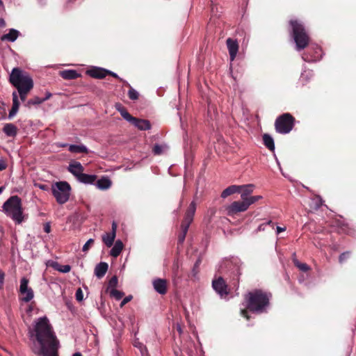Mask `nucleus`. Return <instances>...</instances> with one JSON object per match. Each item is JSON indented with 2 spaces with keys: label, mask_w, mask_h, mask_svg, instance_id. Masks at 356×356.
I'll return each instance as SVG.
<instances>
[{
  "label": "nucleus",
  "mask_w": 356,
  "mask_h": 356,
  "mask_svg": "<svg viewBox=\"0 0 356 356\" xmlns=\"http://www.w3.org/2000/svg\"><path fill=\"white\" fill-rule=\"evenodd\" d=\"M29 333L35 354L40 356H58L57 350L59 341L47 316L37 318Z\"/></svg>",
  "instance_id": "f257e3e1"
},
{
  "label": "nucleus",
  "mask_w": 356,
  "mask_h": 356,
  "mask_svg": "<svg viewBox=\"0 0 356 356\" xmlns=\"http://www.w3.org/2000/svg\"><path fill=\"white\" fill-rule=\"evenodd\" d=\"M271 294L259 289L254 290L245 295L246 307L250 312L262 314L267 312Z\"/></svg>",
  "instance_id": "f03ea898"
},
{
  "label": "nucleus",
  "mask_w": 356,
  "mask_h": 356,
  "mask_svg": "<svg viewBox=\"0 0 356 356\" xmlns=\"http://www.w3.org/2000/svg\"><path fill=\"white\" fill-rule=\"evenodd\" d=\"M241 261L238 257L225 258L220 263L218 272L227 276L236 283L238 282L241 272Z\"/></svg>",
  "instance_id": "7ed1b4c3"
},
{
  "label": "nucleus",
  "mask_w": 356,
  "mask_h": 356,
  "mask_svg": "<svg viewBox=\"0 0 356 356\" xmlns=\"http://www.w3.org/2000/svg\"><path fill=\"white\" fill-rule=\"evenodd\" d=\"M2 209L5 214L20 224L23 220V211L21 199L17 195L11 196L3 204Z\"/></svg>",
  "instance_id": "20e7f679"
},
{
  "label": "nucleus",
  "mask_w": 356,
  "mask_h": 356,
  "mask_svg": "<svg viewBox=\"0 0 356 356\" xmlns=\"http://www.w3.org/2000/svg\"><path fill=\"white\" fill-rule=\"evenodd\" d=\"M291 33L296 50L304 49L309 44V38L304 26L296 19L290 21Z\"/></svg>",
  "instance_id": "39448f33"
},
{
  "label": "nucleus",
  "mask_w": 356,
  "mask_h": 356,
  "mask_svg": "<svg viewBox=\"0 0 356 356\" xmlns=\"http://www.w3.org/2000/svg\"><path fill=\"white\" fill-rule=\"evenodd\" d=\"M9 82L16 89L33 86V81L29 74L19 67H14L10 75Z\"/></svg>",
  "instance_id": "423d86ee"
},
{
  "label": "nucleus",
  "mask_w": 356,
  "mask_h": 356,
  "mask_svg": "<svg viewBox=\"0 0 356 356\" xmlns=\"http://www.w3.org/2000/svg\"><path fill=\"white\" fill-rule=\"evenodd\" d=\"M51 191L56 202L63 204L69 200L71 186L67 181H58L52 184Z\"/></svg>",
  "instance_id": "0eeeda50"
},
{
  "label": "nucleus",
  "mask_w": 356,
  "mask_h": 356,
  "mask_svg": "<svg viewBox=\"0 0 356 356\" xmlns=\"http://www.w3.org/2000/svg\"><path fill=\"white\" fill-rule=\"evenodd\" d=\"M294 118L290 113H284L279 116L275 122V130L282 134H289L293 127Z\"/></svg>",
  "instance_id": "6e6552de"
},
{
  "label": "nucleus",
  "mask_w": 356,
  "mask_h": 356,
  "mask_svg": "<svg viewBox=\"0 0 356 356\" xmlns=\"http://www.w3.org/2000/svg\"><path fill=\"white\" fill-rule=\"evenodd\" d=\"M120 112L121 116L127 122L134 124L140 130H149L151 128L149 122L147 120L138 119L133 117L124 108L120 106V108H117Z\"/></svg>",
  "instance_id": "1a4fd4ad"
},
{
  "label": "nucleus",
  "mask_w": 356,
  "mask_h": 356,
  "mask_svg": "<svg viewBox=\"0 0 356 356\" xmlns=\"http://www.w3.org/2000/svg\"><path fill=\"white\" fill-rule=\"evenodd\" d=\"M29 280L25 277L20 280L19 292L22 295L21 300L24 302H29L34 298L33 290L29 286Z\"/></svg>",
  "instance_id": "9d476101"
},
{
  "label": "nucleus",
  "mask_w": 356,
  "mask_h": 356,
  "mask_svg": "<svg viewBox=\"0 0 356 356\" xmlns=\"http://www.w3.org/2000/svg\"><path fill=\"white\" fill-rule=\"evenodd\" d=\"M322 49L317 44H310L308 52L302 56V58L308 63L316 62L322 58Z\"/></svg>",
  "instance_id": "9b49d317"
},
{
  "label": "nucleus",
  "mask_w": 356,
  "mask_h": 356,
  "mask_svg": "<svg viewBox=\"0 0 356 356\" xmlns=\"http://www.w3.org/2000/svg\"><path fill=\"white\" fill-rule=\"evenodd\" d=\"M248 209L244 200L234 201L225 207V211L227 216H234L238 213L245 212Z\"/></svg>",
  "instance_id": "f8f14e48"
},
{
  "label": "nucleus",
  "mask_w": 356,
  "mask_h": 356,
  "mask_svg": "<svg viewBox=\"0 0 356 356\" xmlns=\"http://www.w3.org/2000/svg\"><path fill=\"white\" fill-rule=\"evenodd\" d=\"M212 286L216 292L221 297L228 294L227 285L222 277L212 282Z\"/></svg>",
  "instance_id": "ddd939ff"
},
{
  "label": "nucleus",
  "mask_w": 356,
  "mask_h": 356,
  "mask_svg": "<svg viewBox=\"0 0 356 356\" xmlns=\"http://www.w3.org/2000/svg\"><path fill=\"white\" fill-rule=\"evenodd\" d=\"M117 227V223L113 221L111 225V232L106 233L102 236L103 242L108 248H110L113 245V242L116 237Z\"/></svg>",
  "instance_id": "4468645a"
},
{
  "label": "nucleus",
  "mask_w": 356,
  "mask_h": 356,
  "mask_svg": "<svg viewBox=\"0 0 356 356\" xmlns=\"http://www.w3.org/2000/svg\"><path fill=\"white\" fill-rule=\"evenodd\" d=\"M196 211V203L195 201L191 202L190 204L184 217V222L181 225H187L189 227L191 223L193 220V216Z\"/></svg>",
  "instance_id": "2eb2a0df"
},
{
  "label": "nucleus",
  "mask_w": 356,
  "mask_h": 356,
  "mask_svg": "<svg viewBox=\"0 0 356 356\" xmlns=\"http://www.w3.org/2000/svg\"><path fill=\"white\" fill-rule=\"evenodd\" d=\"M154 289L159 294L164 295L167 292V282L165 279L156 278L152 281Z\"/></svg>",
  "instance_id": "dca6fc26"
},
{
  "label": "nucleus",
  "mask_w": 356,
  "mask_h": 356,
  "mask_svg": "<svg viewBox=\"0 0 356 356\" xmlns=\"http://www.w3.org/2000/svg\"><path fill=\"white\" fill-rule=\"evenodd\" d=\"M226 43L229 51L230 60L231 61H233L235 59L238 51V42L236 41V40H233L229 38L227 39Z\"/></svg>",
  "instance_id": "f3484780"
},
{
  "label": "nucleus",
  "mask_w": 356,
  "mask_h": 356,
  "mask_svg": "<svg viewBox=\"0 0 356 356\" xmlns=\"http://www.w3.org/2000/svg\"><path fill=\"white\" fill-rule=\"evenodd\" d=\"M68 171L70 172L76 178L80 176L83 173L84 168L81 163L78 161H72L69 164L67 168Z\"/></svg>",
  "instance_id": "a211bd4d"
},
{
  "label": "nucleus",
  "mask_w": 356,
  "mask_h": 356,
  "mask_svg": "<svg viewBox=\"0 0 356 356\" xmlns=\"http://www.w3.org/2000/svg\"><path fill=\"white\" fill-rule=\"evenodd\" d=\"M87 74L95 79H103L106 76V69L95 67L87 70Z\"/></svg>",
  "instance_id": "6ab92c4d"
},
{
  "label": "nucleus",
  "mask_w": 356,
  "mask_h": 356,
  "mask_svg": "<svg viewBox=\"0 0 356 356\" xmlns=\"http://www.w3.org/2000/svg\"><path fill=\"white\" fill-rule=\"evenodd\" d=\"M239 187V193H241V198L242 200H245L250 194L252 193L254 186L253 184L241 185Z\"/></svg>",
  "instance_id": "aec40b11"
},
{
  "label": "nucleus",
  "mask_w": 356,
  "mask_h": 356,
  "mask_svg": "<svg viewBox=\"0 0 356 356\" xmlns=\"http://www.w3.org/2000/svg\"><path fill=\"white\" fill-rule=\"evenodd\" d=\"M13 96V106L11 109L9 111L8 118H13L18 112L19 107V102L18 99L17 92L14 91L12 94Z\"/></svg>",
  "instance_id": "412c9836"
},
{
  "label": "nucleus",
  "mask_w": 356,
  "mask_h": 356,
  "mask_svg": "<svg viewBox=\"0 0 356 356\" xmlns=\"http://www.w3.org/2000/svg\"><path fill=\"white\" fill-rule=\"evenodd\" d=\"M108 265L106 262H100L95 268V275L99 279L102 278L106 273Z\"/></svg>",
  "instance_id": "4be33fe9"
},
{
  "label": "nucleus",
  "mask_w": 356,
  "mask_h": 356,
  "mask_svg": "<svg viewBox=\"0 0 356 356\" xmlns=\"http://www.w3.org/2000/svg\"><path fill=\"white\" fill-rule=\"evenodd\" d=\"M19 35V31H17L15 29H10L8 33H6L1 36V39L3 41L7 40V41L13 42L17 39Z\"/></svg>",
  "instance_id": "5701e85b"
},
{
  "label": "nucleus",
  "mask_w": 356,
  "mask_h": 356,
  "mask_svg": "<svg viewBox=\"0 0 356 356\" xmlns=\"http://www.w3.org/2000/svg\"><path fill=\"white\" fill-rule=\"evenodd\" d=\"M76 179L79 181L83 184H94L95 181H96L97 176L95 175H88L83 172Z\"/></svg>",
  "instance_id": "b1692460"
},
{
  "label": "nucleus",
  "mask_w": 356,
  "mask_h": 356,
  "mask_svg": "<svg viewBox=\"0 0 356 356\" xmlns=\"http://www.w3.org/2000/svg\"><path fill=\"white\" fill-rule=\"evenodd\" d=\"M3 133L9 137H15L17 134V127L12 123H7L3 128Z\"/></svg>",
  "instance_id": "393cba45"
},
{
  "label": "nucleus",
  "mask_w": 356,
  "mask_h": 356,
  "mask_svg": "<svg viewBox=\"0 0 356 356\" xmlns=\"http://www.w3.org/2000/svg\"><path fill=\"white\" fill-rule=\"evenodd\" d=\"M111 181L108 177H102L97 181L95 185L100 190H107L111 187Z\"/></svg>",
  "instance_id": "a878e982"
},
{
  "label": "nucleus",
  "mask_w": 356,
  "mask_h": 356,
  "mask_svg": "<svg viewBox=\"0 0 356 356\" xmlns=\"http://www.w3.org/2000/svg\"><path fill=\"white\" fill-rule=\"evenodd\" d=\"M60 76L64 79H76L80 76V74L75 70H65L60 72Z\"/></svg>",
  "instance_id": "bb28decb"
},
{
  "label": "nucleus",
  "mask_w": 356,
  "mask_h": 356,
  "mask_svg": "<svg viewBox=\"0 0 356 356\" xmlns=\"http://www.w3.org/2000/svg\"><path fill=\"white\" fill-rule=\"evenodd\" d=\"M123 247L124 245L122 241L117 240L110 251V255L113 257H118L120 254Z\"/></svg>",
  "instance_id": "cd10ccee"
},
{
  "label": "nucleus",
  "mask_w": 356,
  "mask_h": 356,
  "mask_svg": "<svg viewBox=\"0 0 356 356\" xmlns=\"http://www.w3.org/2000/svg\"><path fill=\"white\" fill-rule=\"evenodd\" d=\"M264 145L271 152H275V142L273 137L268 134H264L263 135Z\"/></svg>",
  "instance_id": "c85d7f7f"
},
{
  "label": "nucleus",
  "mask_w": 356,
  "mask_h": 356,
  "mask_svg": "<svg viewBox=\"0 0 356 356\" xmlns=\"http://www.w3.org/2000/svg\"><path fill=\"white\" fill-rule=\"evenodd\" d=\"M68 149L72 153H88V149L83 144L69 145Z\"/></svg>",
  "instance_id": "c756f323"
},
{
  "label": "nucleus",
  "mask_w": 356,
  "mask_h": 356,
  "mask_svg": "<svg viewBox=\"0 0 356 356\" xmlns=\"http://www.w3.org/2000/svg\"><path fill=\"white\" fill-rule=\"evenodd\" d=\"M239 187L236 185H232L226 188L221 193L222 198H226L227 197L236 193H239Z\"/></svg>",
  "instance_id": "7c9ffc66"
},
{
  "label": "nucleus",
  "mask_w": 356,
  "mask_h": 356,
  "mask_svg": "<svg viewBox=\"0 0 356 356\" xmlns=\"http://www.w3.org/2000/svg\"><path fill=\"white\" fill-rule=\"evenodd\" d=\"M33 88V86H27V87H23L21 88H17V95L19 96L20 99L22 102H24L26 99V96L29 93V92Z\"/></svg>",
  "instance_id": "2f4dec72"
},
{
  "label": "nucleus",
  "mask_w": 356,
  "mask_h": 356,
  "mask_svg": "<svg viewBox=\"0 0 356 356\" xmlns=\"http://www.w3.org/2000/svg\"><path fill=\"white\" fill-rule=\"evenodd\" d=\"M293 262L294 265L303 272H307L309 270V266L305 263H300L296 257V253L293 254Z\"/></svg>",
  "instance_id": "473e14b6"
},
{
  "label": "nucleus",
  "mask_w": 356,
  "mask_h": 356,
  "mask_svg": "<svg viewBox=\"0 0 356 356\" xmlns=\"http://www.w3.org/2000/svg\"><path fill=\"white\" fill-rule=\"evenodd\" d=\"M313 74H314L312 70H305L301 73L300 81L302 84H305L313 76Z\"/></svg>",
  "instance_id": "72a5a7b5"
},
{
  "label": "nucleus",
  "mask_w": 356,
  "mask_h": 356,
  "mask_svg": "<svg viewBox=\"0 0 356 356\" xmlns=\"http://www.w3.org/2000/svg\"><path fill=\"white\" fill-rule=\"evenodd\" d=\"M336 225L338 227V232L340 233L348 234V225L346 224L343 220H338L336 222Z\"/></svg>",
  "instance_id": "f704fd0d"
},
{
  "label": "nucleus",
  "mask_w": 356,
  "mask_h": 356,
  "mask_svg": "<svg viewBox=\"0 0 356 356\" xmlns=\"http://www.w3.org/2000/svg\"><path fill=\"white\" fill-rule=\"evenodd\" d=\"M166 149H168V146L166 145L155 144L152 149V152L154 155H160L163 154Z\"/></svg>",
  "instance_id": "c9c22d12"
},
{
  "label": "nucleus",
  "mask_w": 356,
  "mask_h": 356,
  "mask_svg": "<svg viewBox=\"0 0 356 356\" xmlns=\"http://www.w3.org/2000/svg\"><path fill=\"white\" fill-rule=\"evenodd\" d=\"M263 197L261 195H253L249 196L245 201L248 208L250 207V205L254 204L257 201L261 200Z\"/></svg>",
  "instance_id": "e433bc0d"
},
{
  "label": "nucleus",
  "mask_w": 356,
  "mask_h": 356,
  "mask_svg": "<svg viewBox=\"0 0 356 356\" xmlns=\"http://www.w3.org/2000/svg\"><path fill=\"white\" fill-rule=\"evenodd\" d=\"M188 228L189 227H188L187 225H181V232L180 233V234L178 236V243L179 244H181L184 243L186 236V234L188 232Z\"/></svg>",
  "instance_id": "4c0bfd02"
},
{
  "label": "nucleus",
  "mask_w": 356,
  "mask_h": 356,
  "mask_svg": "<svg viewBox=\"0 0 356 356\" xmlns=\"http://www.w3.org/2000/svg\"><path fill=\"white\" fill-rule=\"evenodd\" d=\"M44 102V99H42V98L38 97H34L33 98L29 99L27 103L26 106H30L31 105H39Z\"/></svg>",
  "instance_id": "58836bf2"
},
{
  "label": "nucleus",
  "mask_w": 356,
  "mask_h": 356,
  "mask_svg": "<svg viewBox=\"0 0 356 356\" xmlns=\"http://www.w3.org/2000/svg\"><path fill=\"white\" fill-rule=\"evenodd\" d=\"M128 97L131 100H137L139 97V93L136 90L130 87V89L128 91Z\"/></svg>",
  "instance_id": "ea45409f"
},
{
  "label": "nucleus",
  "mask_w": 356,
  "mask_h": 356,
  "mask_svg": "<svg viewBox=\"0 0 356 356\" xmlns=\"http://www.w3.org/2000/svg\"><path fill=\"white\" fill-rule=\"evenodd\" d=\"M111 295L114 297L117 300H120L124 296V293L117 289H111L110 291Z\"/></svg>",
  "instance_id": "a19ab883"
},
{
  "label": "nucleus",
  "mask_w": 356,
  "mask_h": 356,
  "mask_svg": "<svg viewBox=\"0 0 356 356\" xmlns=\"http://www.w3.org/2000/svg\"><path fill=\"white\" fill-rule=\"evenodd\" d=\"M118 284V277L116 276H113L111 278L108 282V288L111 289H115Z\"/></svg>",
  "instance_id": "79ce46f5"
},
{
  "label": "nucleus",
  "mask_w": 356,
  "mask_h": 356,
  "mask_svg": "<svg viewBox=\"0 0 356 356\" xmlns=\"http://www.w3.org/2000/svg\"><path fill=\"white\" fill-rule=\"evenodd\" d=\"M59 272L66 273L70 271L71 266L70 265H63L57 268Z\"/></svg>",
  "instance_id": "37998d69"
},
{
  "label": "nucleus",
  "mask_w": 356,
  "mask_h": 356,
  "mask_svg": "<svg viewBox=\"0 0 356 356\" xmlns=\"http://www.w3.org/2000/svg\"><path fill=\"white\" fill-rule=\"evenodd\" d=\"M349 256H350L349 252H345L341 253L339 257V263L342 264L344 261H346L349 257Z\"/></svg>",
  "instance_id": "c03bdc74"
},
{
  "label": "nucleus",
  "mask_w": 356,
  "mask_h": 356,
  "mask_svg": "<svg viewBox=\"0 0 356 356\" xmlns=\"http://www.w3.org/2000/svg\"><path fill=\"white\" fill-rule=\"evenodd\" d=\"M75 296L77 301L81 302L83 300V293L80 288L76 290Z\"/></svg>",
  "instance_id": "a18cd8bd"
},
{
  "label": "nucleus",
  "mask_w": 356,
  "mask_h": 356,
  "mask_svg": "<svg viewBox=\"0 0 356 356\" xmlns=\"http://www.w3.org/2000/svg\"><path fill=\"white\" fill-rule=\"evenodd\" d=\"M94 240L92 238H90L87 241V242L83 245L82 248V250L83 252H87L89 250L90 246L93 244Z\"/></svg>",
  "instance_id": "49530a36"
},
{
  "label": "nucleus",
  "mask_w": 356,
  "mask_h": 356,
  "mask_svg": "<svg viewBox=\"0 0 356 356\" xmlns=\"http://www.w3.org/2000/svg\"><path fill=\"white\" fill-rule=\"evenodd\" d=\"M139 350L141 353L142 356H147L148 355L147 349L146 346H144L143 344H140V346L139 347Z\"/></svg>",
  "instance_id": "de8ad7c7"
},
{
  "label": "nucleus",
  "mask_w": 356,
  "mask_h": 356,
  "mask_svg": "<svg viewBox=\"0 0 356 356\" xmlns=\"http://www.w3.org/2000/svg\"><path fill=\"white\" fill-rule=\"evenodd\" d=\"M5 280V273L4 272L0 269V289L3 288Z\"/></svg>",
  "instance_id": "09e8293b"
},
{
  "label": "nucleus",
  "mask_w": 356,
  "mask_h": 356,
  "mask_svg": "<svg viewBox=\"0 0 356 356\" xmlns=\"http://www.w3.org/2000/svg\"><path fill=\"white\" fill-rule=\"evenodd\" d=\"M314 201L315 202L314 209H319L323 204L322 199L320 197H318L316 200H314Z\"/></svg>",
  "instance_id": "8fccbe9b"
},
{
  "label": "nucleus",
  "mask_w": 356,
  "mask_h": 356,
  "mask_svg": "<svg viewBox=\"0 0 356 356\" xmlns=\"http://www.w3.org/2000/svg\"><path fill=\"white\" fill-rule=\"evenodd\" d=\"M111 75L114 78L118 79L120 81H123L122 78H120L115 72L106 70V75Z\"/></svg>",
  "instance_id": "3c124183"
},
{
  "label": "nucleus",
  "mask_w": 356,
  "mask_h": 356,
  "mask_svg": "<svg viewBox=\"0 0 356 356\" xmlns=\"http://www.w3.org/2000/svg\"><path fill=\"white\" fill-rule=\"evenodd\" d=\"M271 222H272V221H271V220H269V221H268L266 223H264V224L260 225L258 227V228H257V232L264 231V230L265 229V227H266L267 225H270Z\"/></svg>",
  "instance_id": "603ef678"
},
{
  "label": "nucleus",
  "mask_w": 356,
  "mask_h": 356,
  "mask_svg": "<svg viewBox=\"0 0 356 356\" xmlns=\"http://www.w3.org/2000/svg\"><path fill=\"white\" fill-rule=\"evenodd\" d=\"M131 299H132L131 296H128L125 297L121 302L120 306L122 307L123 305L127 304L128 302H129Z\"/></svg>",
  "instance_id": "864d4df0"
},
{
  "label": "nucleus",
  "mask_w": 356,
  "mask_h": 356,
  "mask_svg": "<svg viewBox=\"0 0 356 356\" xmlns=\"http://www.w3.org/2000/svg\"><path fill=\"white\" fill-rule=\"evenodd\" d=\"M44 231L46 233H49L51 232V225L49 222H47L44 225Z\"/></svg>",
  "instance_id": "5fc2aeb1"
},
{
  "label": "nucleus",
  "mask_w": 356,
  "mask_h": 356,
  "mask_svg": "<svg viewBox=\"0 0 356 356\" xmlns=\"http://www.w3.org/2000/svg\"><path fill=\"white\" fill-rule=\"evenodd\" d=\"M7 167L6 163L3 159H0V171L5 170Z\"/></svg>",
  "instance_id": "6e6d98bb"
},
{
  "label": "nucleus",
  "mask_w": 356,
  "mask_h": 356,
  "mask_svg": "<svg viewBox=\"0 0 356 356\" xmlns=\"http://www.w3.org/2000/svg\"><path fill=\"white\" fill-rule=\"evenodd\" d=\"M37 186L42 191H47L49 189L48 186L46 184H37Z\"/></svg>",
  "instance_id": "4d7b16f0"
},
{
  "label": "nucleus",
  "mask_w": 356,
  "mask_h": 356,
  "mask_svg": "<svg viewBox=\"0 0 356 356\" xmlns=\"http://www.w3.org/2000/svg\"><path fill=\"white\" fill-rule=\"evenodd\" d=\"M241 314L243 317L246 318H249V316L248 315V312L245 309H241Z\"/></svg>",
  "instance_id": "13d9d810"
},
{
  "label": "nucleus",
  "mask_w": 356,
  "mask_h": 356,
  "mask_svg": "<svg viewBox=\"0 0 356 356\" xmlns=\"http://www.w3.org/2000/svg\"><path fill=\"white\" fill-rule=\"evenodd\" d=\"M285 229H286L285 227H281L277 226L276 228L277 234H280V232L285 231Z\"/></svg>",
  "instance_id": "bf43d9fd"
},
{
  "label": "nucleus",
  "mask_w": 356,
  "mask_h": 356,
  "mask_svg": "<svg viewBox=\"0 0 356 356\" xmlns=\"http://www.w3.org/2000/svg\"><path fill=\"white\" fill-rule=\"evenodd\" d=\"M51 93L49 92H46V95L44 97L42 98V99H44V102L47 99H49L51 97Z\"/></svg>",
  "instance_id": "052dcab7"
},
{
  "label": "nucleus",
  "mask_w": 356,
  "mask_h": 356,
  "mask_svg": "<svg viewBox=\"0 0 356 356\" xmlns=\"http://www.w3.org/2000/svg\"><path fill=\"white\" fill-rule=\"evenodd\" d=\"M6 25L5 20L3 18H0V27H5Z\"/></svg>",
  "instance_id": "680f3d73"
},
{
  "label": "nucleus",
  "mask_w": 356,
  "mask_h": 356,
  "mask_svg": "<svg viewBox=\"0 0 356 356\" xmlns=\"http://www.w3.org/2000/svg\"><path fill=\"white\" fill-rule=\"evenodd\" d=\"M38 2L41 6H44L46 4V0H38Z\"/></svg>",
  "instance_id": "e2e57ef3"
},
{
  "label": "nucleus",
  "mask_w": 356,
  "mask_h": 356,
  "mask_svg": "<svg viewBox=\"0 0 356 356\" xmlns=\"http://www.w3.org/2000/svg\"><path fill=\"white\" fill-rule=\"evenodd\" d=\"M122 81V82H123V83H124L125 86H128L129 88H130V87H131V85H130V84H129L127 81H125V80H124V79H123V81Z\"/></svg>",
  "instance_id": "0e129e2a"
},
{
  "label": "nucleus",
  "mask_w": 356,
  "mask_h": 356,
  "mask_svg": "<svg viewBox=\"0 0 356 356\" xmlns=\"http://www.w3.org/2000/svg\"><path fill=\"white\" fill-rule=\"evenodd\" d=\"M72 356H82L81 353L79 352L74 353Z\"/></svg>",
  "instance_id": "69168bd1"
},
{
  "label": "nucleus",
  "mask_w": 356,
  "mask_h": 356,
  "mask_svg": "<svg viewBox=\"0 0 356 356\" xmlns=\"http://www.w3.org/2000/svg\"><path fill=\"white\" fill-rule=\"evenodd\" d=\"M140 344H142L141 343L138 342V343H134V346H136V348H139Z\"/></svg>",
  "instance_id": "338daca9"
},
{
  "label": "nucleus",
  "mask_w": 356,
  "mask_h": 356,
  "mask_svg": "<svg viewBox=\"0 0 356 356\" xmlns=\"http://www.w3.org/2000/svg\"><path fill=\"white\" fill-rule=\"evenodd\" d=\"M275 159H276V161H277V164L278 165L280 169L281 170V167H280V161H278L277 158L275 156Z\"/></svg>",
  "instance_id": "774afa93"
}]
</instances>
